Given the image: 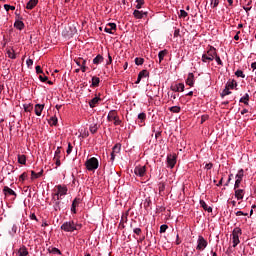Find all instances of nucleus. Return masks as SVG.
Returning a JSON list of instances; mask_svg holds the SVG:
<instances>
[{
  "mask_svg": "<svg viewBox=\"0 0 256 256\" xmlns=\"http://www.w3.org/2000/svg\"><path fill=\"white\" fill-rule=\"evenodd\" d=\"M18 255L19 256L29 255V251L27 250V247H25V246L20 247L19 250H18Z\"/></svg>",
  "mask_w": 256,
  "mask_h": 256,
  "instance_id": "22",
  "label": "nucleus"
},
{
  "mask_svg": "<svg viewBox=\"0 0 256 256\" xmlns=\"http://www.w3.org/2000/svg\"><path fill=\"white\" fill-rule=\"evenodd\" d=\"M169 111H171V113H179L181 111V107L172 106V107L169 108Z\"/></svg>",
  "mask_w": 256,
  "mask_h": 256,
  "instance_id": "36",
  "label": "nucleus"
},
{
  "mask_svg": "<svg viewBox=\"0 0 256 256\" xmlns=\"http://www.w3.org/2000/svg\"><path fill=\"white\" fill-rule=\"evenodd\" d=\"M23 107H24V111L26 113H31V111L33 109V105L32 104H24Z\"/></svg>",
  "mask_w": 256,
  "mask_h": 256,
  "instance_id": "35",
  "label": "nucleus"
},
{
  "mask_svg": "<svg viewBox=\"0 0 256 256\" xmlns=\"http://www.w3.org/2000/svg\"><path fill=\"white\" fill-rule=\"evenodd\" d=\"M107 121H114V125H121L122 121L119 119V115L117 114V110H110L107 115Z\"/></svg>",
  "mask_w": 256,
  "mask_h": 256,
  "instance_id": "6",
  "label": "nucleus"
},
{
  "mask_svg": "<svg viewBox=\"0 0 256 256\" xmlns=\"http://www.w3.org/2000/svg\"><path fill=\"white\" fill-rule=\"evenodd\" d=\"M138 119L140 120L141 123H143V121L147 119V114H145V112L138 114Z\"/></svg>",
  "mask_w": 256,
  "mask_h": 256,
  "instance_id": "39",
  "label": "nucleus"
},
{
  "mask_svg": "<svg viewBox=\"0 0 256 256\" xmlns=\"http://www.w3.org/2000/svg\"><path fill=\"white\" fill-rule=\"evenodd\" d=\"M61 155V147H57L55 154H54V159H57L58 157L60 158Z\"/></svg>",
  "mask_w": 256,
  "mask_h": 256,
  "instance_id": "48",
  "label": "nucleus"
},
{
  "mask_svg": "<svg viewBox=\"0 0 256 256\" xmlns=\"http://www.w3.org/2000/svg\"><path fill=\"white\" fill-rule=\"evenodd\" d=\"M5 11H15V6H11L9 4L4 5Z\"/></svg>",
  "mask_w": 256,
  "mask_h": 256,
  "instance_id": "44",
  "label": "nucleus"
},
{
  "mask_svg": "<svg viewBox=\"0 0 256 256\" xmlns=\"http://www.w3.org/2000/svg\"><path fill=\"white\" fill-rule=\"evenodd\" d=\"M142 230L141 228H133V234L134 235H141Z\"/></svg>",
  "mask_w": 256,
  "mask_h": 256,
  "instance_id": "51",
  "label": "nucleus"
},
{
  "mask_svg": "<svg viewBox=\"0 0 256 256\" xmlns=\"http://www.w3.org/2000/svg\"><path fill=\"white\" fill-rule=\"evenodd\" d=\"M227 95H231V91L229 90V88L227 86H225V89L222 91L220 96L222 99H224L225 97H227Z\"/></svg>",
  "mask_w": 256,
  "mask_h": 256,
  "instance_id": "32",
  "label": "nucleus"
},
{
  "mask_svg": "<svg viewBox=\"0 0 256 256\" xmlns=\"http://www.w3.org/2000/svg\"><path fill=\"white\" fill-rule=\"evenodd\" d=\"M205 169H206L207 171L213 169V163H207V164L205 165Z\"/></svg>",
  "mask_w": 256,
  "mask_h": 256,
  "instance_id": "58",
  "label": "nucleus"
},
{
  "mask_svg": "<svg viewBox=\"0 0 256 256\" xmlns=\"http://www.w3.org/2000/svg\"><path fill=\"white\" fill-rule=\"evenodd\" d=\"M241 181H242V180H236V181H235L234 189H239V187H241Z\"/></svg>",
  "mask_w": 256,
  "mask_h": 256,
  "instance_id": "53",
  "label": "nucleus"
},
{
  "mask_svg": "<svg viewBox=\"0 0 256 256\" xmlns=\"http://www.w3.org/2000/svg\"><path fill=\"white\" fill-rule=\"evenodd\" d=\"M70 30H71V35H75V33H77V28L75 27V25L70 26Z\"/></svg>",
  "mask_w": 256,
  "mask_h": 256,
  "instance_id": "55",
  "label": "nucleus"
},
{
  "mask_svg": "<svg viewBox=\"0 0 256 256\" xmlns=\"http://www.w3.org/2000/svg\"><path fill=\"white\" fill-rule=\"evenodd\" d=\"M73 152V145H71V143H68V148L66 150L67 155H71V153Z\"/></svg>",
  "mask_w": 256,
  "mask_h": 256,
  "instance_id": "49",
  "label": "nucleus"
},
{
  "mask_svg": "<svg viewBox=\"0 0 256 256\" xmlns=\"http://www.w3.org/2000/svg\"><path fill=\"white\" fill-rule=\"evenodd\" d=\"M98 130H99V125L97 124H92L89 127V131L90 133H92V135H95V133H97Z\"/></svg>",
  "mask_w": 256,
  "mask_h": 256,
  "instance_id": "29",
  "label": "nucleus"
},
{
  "mask_svg": "<svg viewBox=\"0 0 256 256\" xmlns=\"http://www.w3.org/2000/svg\"><path fill=\"white\" fill-rule=\"evenodd\" d=\"M167 165L170 167V169H173L175 165H177V155L175 154H169L167 156Z\"/></svg>",
  "mask_w": 256,
  "mask_h": 256,
  "instance_id": "9",
  "label": "nucleus"
},
{
  "mask_svg": "<svg viewBox=\"0 0 256 256\" xmlns=\"http://www.w3.org/2000/svg\"><path fill=\"white\" fill-rule=\"evenodd\" d=\"M210 5L212 9L219 7V0H211Z\"/></svg>",
  "mask_w": 256,
  "mask_h": 256,
  "instance_id": "42",
  "label": "nucleus"
},
{
  "mask_svg": "<svg viewBox=\"0 0 256 256\" xmlns=\"http://www.w3.org/2000/svg\"><path fill=\"white\" fill-rule=\"evenodd\" d=\"M179 33H181V31L179 29H175L174 30V37H177L179 35Z\"/></svg>",
  "mask_w": 256,
  "mask_h": 256,
  "instance_id": "63",
  "label": "nucleus"
},
{
  "mask_svg": "<svg viewBox=\"0 0 256 256\" xmlns=\"http://www.w3.org/2000/svg\"><path fill=\"white\" fill-rule=\"evenodd\" d=\"M241 233H242L241 228L237 227L233 230L232 235H237L239 237Z\"/></svg>",
  "mask_w": 256,
  "mask_h": 256,
  "instance_id": "45",
  "label": "nucleus"
},
{
  "mask_svg": "<svg viewBox=\"0 0 256 256\" xmlns=\"http://www.w3.org/2000/svg\"><path fill=\"white\" fill-rule=\"evenodd\" d=\"M48 253L52 254V255H61V250H59V248L50 246L47 249Z\"/></svg>",
  "mask_w": 256,
  "mask_h": 256,
  "instance_id": "20",
  "label": "nucleus"
},
{
  "mask_svg": "<svg viewBox=\"0 0 256 256\" xmlns=\"http://www.w3.org/2000/svg\"><path fill=\"white\" fill-rule=\"evenodd\" d=\"M138 76L141 77L142 79H145L146 77H149V71L142 70L139 72Z\"/></svg>",
  "mask_w": 256,
  "mask_h": 256,
  "instance_id": "34",
  "label": "nucleus"
},
{
  "mask_svg": "<svg viewBox=\"0 0 256 256\" xmlns=\"http://www.w3.org/2000/svg\"><path fill=\"white\" fill-rule=\"evenodd\" d=\"M171 91H174L175 93H183L185 91V84L178 83L176 85H172L170 87Z\"/></svg>",
  "mask_w": 256,
  "mask_h": 256,
  "instance_id": "10",
  "label": "nucleus"
},
{
  "mask_svg": "<svg viewBox=\"0 0 256 256\" xmlns=\"http://www.w3.org/2000/svg\"><path fill=\"white\" fill-rule=\"evenodd\" d=\"M207 119H209V116L203 115L201 118V123H205V121H207Z\"/></svg>",
  "mask_w": 256,
  "mask_h": 256,
  "instance_id": "62",
  "label": "nucleus"
},
{
  "mask_svg": "<svg viewBox=\"0 0 256 256\" xmlns=\"http://www.w3.org/2000/svg\"><path fill=\"white\" fill-rule=\"evenodd\" d=\"M233 236V247H236L238 243H240L239 236L238 235H232Z\"/></svg>",
  "mask_w": 256,
  "mask_h": 256,
  "instance_id": "41",
  "label": "nucleus"
},
{
  "mask_svg": "<svg viewBox=\"0 0 256 256\" xmlns=\"http://www.w3.org/2000/svg\"><path fill=\"white\" fill-rule=\"evenodd\" d=\"M235 215L237 216V217H239V216H241V215H244V217H247V215H249L248 213H245V212H243V211H237L236 213H235Z\"/></svg>",
  "mask_w": 256,
  "mask_h": 256,
  "instance_id": "54",
  "label": "nucleus"
},
{
  "mask_svg": "<svg viewBox=\"0 0 256 256\" xmlns=\"http://www.w3.org/2000/svg\"><path fill=\"white\" fill-rule=\"evenodd\" d=\"M99 83H101V79L97 76H93L91 87H99Z\"/></svg>",
  "mask_w": 256,
  "mask_h": 256,
  "instance_id": "26",
  "label": "nucleus"
},
{
  "mask_svg": "<svg viewBox=\"0 0 256 256\" xmlns=\"http://www.w3.org/2000/svg\"><path fill=\"white\" fill-rule=\"evenodd\" d=\"M18 163H20V165H25V163H27L25 155H18Z\"/></svg>",
  "mask_w": 256,
  "mask_h": 256,
  "instance_id": "33",
  "label": "nucleus"
},
{
  "mask_svg": "<svg viewBox=\"0 0 256 256\" xmlns=\"http://www.w3.org/2000/svg\"><path fill=\"white\" fill-rule=\"evenodd\" d=\"M136 3H137L136 9H141V7H143L145 2L143 0H136Z\"/></svg>",
  "mask_w": 256,
  "mask_h": 256,
  "instance_id": "47",
  "label": "nucleus"
},
{
  "mask_svg": "<svg viewBox=\"0 0 256 256\" xmlns=\"http://www.w3.org/2000/svg\"><path fill=\"white\" fill-rule=\"evenodd\" d=\"M214 59H215L217 65H220L221 67H223V61L221 60V57H219V55H217V53H216V56H214Z\"/></svg>",
  "mask_w": 256,
  "mask_h": 256,
  "instance_id": "40",
  "label": "nucleus"
},
{
  "mask_svg": "<svg viewBox=\"0 0 256 256\" xmlns=\"http://www.w3.org/2000/svg\"><path fill=\"white\" fill-rule=\"evenodd\" d=\"M7 55L9 57V59H17V56L15 55V51H11V50H8L7 51Z\"/></svg>",
  "mask_w": 256,
  "mask_h": 256,
  "instance_id": "37",
  "label": "nucleus"
},
{
  "mask_svg": "<svg viewBox=\"0 0 256 256\" xmlns=\"http://www.w3.org/2000/svg\"><path fill=\"white\" fill-rule=\"evenodd\" d=\"M101 101V98L96 96L94 98H92L90 101H89V107H91V109L95 108L97 103H99Z\"/></svg>",
  "mask_w": 256,
  "mask_h": 256,
  "instance_id": "19",
  "label": "nucleus"
},
{
  "mask_svg": "<svg viewBox=\"0 0 256 256\" xmlns=\"http://www.w3.org/2000/svg\"><path fill=\"white\" fill-rule=\"evenodd\" d=\"M14 27H16V29H19V31H21L25 27V24L23 23V21L17 20L14 23Z\"/></svg>",
  "mask_w": 256,
  "mask_h": 256,
  "instance_id": "28",
  "label": "nucleus"
},
{
  "mask_svg": "<svg viewBox=\"0 0 256 256\" xmlns=\"http://www.w3.org/2000/svg\"><path fill=\"white\" fill-rule=\"evenodd\" d=\"M62 199L63 198H57L56 196H52L50 205H52L54 211L59 212L65 209V202L61 201Z\"/></svg>",
  "mask_w": 256,
  "mask_h": 256,
  "instance_id": "4",
  "label": "nucleus"
},
{
  "mask_svg": "<svg viewBox=\"0 0 256 256\" xmlns=\"http://www.w3.org/2000/svg\"><path fill=\"white\" fill-rule=\"evenodd\" d=\"M36 73L39 75L43 73V69H41V66H36Z\"/></svg>",
  "mask_w": 256,
  "mask_h": 256,
  "instance_id": "60",
  "label": "nucleus"
},
{
  "mask_svg": "<svg viewBox=\"0 0 256 256\" xmlns=\"http://www.w3.org/2000/svg\"><path fill=\"white\" fill-rule=\"evenodd\" d=\"M81 198H75L72 202V205H71V213H73V215H75L77 213V207H79V205H81Z\"/></svg>",
  "mask_w": 256,
  "mask_h": 256,
  "instance_id": "11",
  "label": "nucleus"
},
{
  "mask_svg": "<svg viewBox=\"0 0 256 256\" xmlns=\"http://www.w3.org/2000/svg\"><path fill=\"white\" fill-rule=\"evenodd\" d=\"M146 173H147L146 166L138 165L134 168V174L136 175V177H145Z\"/></svg>",
  "mask_w": 256,
  "mask_h": 256,
  "instance_id": "8",
  "label": "nucleus"
},
{
  "mask_svg": "<svg viewBox=\"0 0 256 256\" xmlns=\"http://www.w3.org/2000/svg\"><path fill=\"white\" fill-rule=\"evenodd\" d=\"M121 151V146L115 145L113 147V151L111 152V161H115V153H119Z\"/></svg>",
  "mask_w": 256,
  "mask_h": 256,
  "instance_id": "21",
  "label": "nucleus"
},
{
  "mask_svg": "<svg viewBox=\"0 0 256 256\" xmlns=\"http://www.w3.org/2000/svg\"><path fill=\"white\" fill-rule=\"evenodd\" d=\"M187 15H189V14L187 13V11H185V10H180L179 17H181L182 19H185V17H187Z\"/></svg>",
  "mask_w": 256,
  "mask_h": 256,
  "instance_id": "50",
  "label": "nucleus"
},
{
  "mask_svg": "<svg viewBox=\"0 0 256 256\" xmlns=\"http://www.w3.org/2000/svg\"><path fill=\"white\" fill-rule=\"evenodd\" d=\"M186 85H189V87H193L195 85V74L188 73V77L186 79Z\"/></svg>",
  "mask_w": 256,
  "mask_h": 256,
  "instance_id": "15",
  "label": "nucleus"
},
{
  "mask_svg": "<svg viewBox=\"0 0 256 256\" xmlns=\"http://www.w3.org/2000/svg\"><path fill=\"white\" fill-rule=\"evenodd\" d=\"M39 79H40V81H42V83H45V81H47V79H49V78L47 76L40 75Z\"/></svg>",
  "mask_w": 256,
  "mask_h": 256,
  "instance_id": "59",
  "label": "nucleus"
},
{
  "mask_svg": "<svg viewBox=\"0 0 256 256\" xmlns=\"http://www.w3.org/2000/svg\"><path fill=\"white\" fill-rule=\"evenodd\" d=\"M167 229H169V226L167 224H162L160 226V233H165V231H167Z\"/></svg>",
  "mask_w": 256,
  "mask_h": 256,
  "instance_id": "46",
  "label": "nucleus"
},
{
  "mask_svg": "<svg viewBox=\"0 0 256 256\" xmlns=\"http://www.w3.org/2000/svg\"><path fill=\"white\" fill-rule=\"evenodd\" d=\"M26 65H27L28 68L33 67V59H27L26 60Z\"/></svg>",
  "mask_w": 256,
  "mask_h": 256,
  "instance_id": "56",
  "label": "nucleus"
},
{
  "mask_svg": "<svg viewBox=\"0 0 256 256\" xmlns=\"http://www.w3.org/2000/svg\"><path fill=\"white\" fill-rule=\"evenodd\" d=\"M37 3H39V0H30L28 1V3L26 4V9H33Z\"/></svg>",
  "mask_w": 256,
  "mask_h": 256,
  "instance_id": "25",
  "label": "nucleus"
},
{
  "mask_svg": "<svg viewBox=\"0 0 256 256\" xmlns=\"http://www.w3.org/2000/svg\"><path fill=\"white\" fill-rule=\"evenodd\" d=\"M117 30V24L115 23H108L107 27L104 28L105 33H109V35H113L112 31Z\"/></svg>",
  "mask_w": 256,
  "mask_h": 256,
  "instance_id": "12",
  "label": "nucleus"
},
{
  "mask_svg": "<svg viewBox=\"0 0 256 256\" xmlns=\"http://www.w3.org/2000/svg\"><path fill=\"white\" fill-rule=\"evenodd\" d=\"M143 63H145V59L139 57L135 58V65H143Z\"/></svg>",
  "mask_w": 256,
  "mask_h": 256,
  "instance_id": "38",
  "label": "nucleus"
},
{
  "mask_svg": "<svg viewBox=\"0 0 256 256\" xmlns=\"http://www.w3.org/2000/svg\"><path fill=\"white\" fill-rule=\"evenodd\" d=\"M243 177H245V170H243V169L238 170V172L235 176V179L239 180V181H243Z\"/></svg>",
  "mask_w": 256,
  "mask_h": 256,
  "instance_id": "23",
  "label": "nucleus"
},
{
  "mask_svg": "<svg viewBox=\"0 0 256 256\" xmlns=\"http://www.w3.org/2000/svg\"><path fill=\"white\" fill-rule=\"evenodd\" d=\"M57 117H51L50 119V125H57Z\"/></svg>",
  "mask_w": 256,
  "mask_h": 256,
  "instance_id": "52",
  "label": "nucleus"
},
{
  "mask_svg": "<svg viewBox=\"0 0 256 256\" xmlns=\"http://www.w3.org/2000/svg\"><path fill=\"white\" fill-rule=\"evenodd\" d=\"M165 55H167V50H161L158 53V59H159V63H161L163 61V59H165Z\"/></svg>",
  "mask_w": 256,
  "mask_h": 256,
  "instance_id": "30",
  "label": "nucleus"
},
{
  "mask_svg": "<svg viewBox=\"0 0 256 256\" xmlns=\"http://www.w3.org/2000/svg\"><path fill=\"white\" fill-rule=\"evenodd\" d=\"M30 219H32L34 221H38L37 216L35 214H31Z\"/></svg>",
  "mask_w": 256,
  "mask_h": 256,
  "instance_id": "64",
  "label": "nucleus"
},
{
  "mask_svg": "<svg viewBox=\"0 0 256 256\" xmlns=\"http://www.w3.org/2000/svg\"><path fill=\"white\" fill-rule=\"evenodd\" d=\"M10 233H11V235H15V233H17V225L14 224V225L12 226V230H11Z\"/></svg>",
  "mask_w": 256,
  "mask_h": 256,
  "instance_id": "57",
  "label": "nucleus"
},
{
  "mask_svg": "<svg viewBox=\"0 0 256 256\" xmlns=\"http://www.w3.org/2000/svg\"><path fill=\"white\" fill-rule=\"evenodd\" d=\"M207 245H208L207 240H205L203 236H198L196 249L198 251H205V249L207 248Z\"/></svg>",
  "mask_w": 256,
  "mask_h": 256,
  "instance_id": "7",
  "label": "nucleus"
},
{
  "mask_svg": "<svg viewBox=\"0 0 256 256\" xmlns=\"http://www.w3.org/2000/svg\"><path fill=\"white\" fill-rule=\"evenodd\" d=\"M87 171H92L95 173L97 169H99V159L96 157L87 158V160L84 163Z\"/></svg>",
  "mask_w": 256,
  "mask_h": 256,
  "instance_id": "3",
  "label": "nucleus"
},
{
  "mask_svg": "<svg viewBox=\"0 0 256 256\" xmlns=\"http://www.w3.org/2000/svg\"><path fill=\"white\" fill-rule=\"evenodd\" d=\"M215 57H217V49L215 47L210 46V48L202 54L201 61L202 63H211V61H215Z\"/></svg>",
  "mask_w": 256,
  "mask_h": 256,
  "instance_id": "2",
  "label": "nucleus"
},
{
  "mask_svg": "<svg viewBox=\"0 0 256 256\" xmlns=\"http://www.w3.org/2000/svg\"><path fill=\"white\" fill-rule=\"evenodd\" d=\"M148 12H143V11H139V10H134L133 12V16L135 17V19H143L144 17H147Z\"/></svg>",
  "mask_w": 256,
  "mask_h": 256,
  "instance_id": "16",
  "label": "nucleus"
},
{
  "mask_svg": "<svg viewBox=\"0 0 256 256\" xmlns=\"http://www.w3.org/2000/svg\"><path fill=\"white\" fill-rule=\"evenodd\" d=\"M234 191H235V197H236L237 201H241L243 199V197H245L244 189L236 188V189H234Z\"/></svg>",
  "mask_w": 256,
  "mask_h": 256,
  "instance_id": "14",
  "label": "nucleus"
},
{
  "mask_svg": "<svg viewBox=\"0 0 256 256\" xmlns=\"http://www.w3.org/2000/svg\"><path fill=\"white\" fill-rule=\"evenodd\" d=\"M82 225L73 221L69 220L64 222L61 226L60 229L61 231H64L65 233H73L75 231H79L81 229Z\"/></svg>",
  "mask_w": 256,
  "mask_h": 256,
  "instance_id": "1",
  "label": "nucleus"
},
{
  "mask_svg": "<svg viewBox=\"0 0 256 256\" xmlns=\"http://www.w3.org/2000/svg\"><path fill=\"white\" fill-rule=\"evenodd\" d=\"M200 207L204 209V211H207L208 213H213V208L209 205H207L204 200H200Z\"/></svg>",
  "mask_w": 256,
  "mask_h": 256,
  "instance_id": "18",
  "label": "nucleus"
},
{
  "mask_svg": "<svg viewBox=\"0 0 256 256\" xmlns=\"http://www.w3.org/2000/svg\"><path fill=\"white\" fill-rule=\"evenodd\" d=\"M3 193L6 197H10V196L17 197V193H15L13 189L9 188V186H4Z\"/></svg>",
  "mask_w": 256,
  "mask_h": 256,
  "instance_id": "13",
  "label": "nucleus"
},
{
  "mask_svg": "<svg viewBox=\"0 0 256 256\" xmlns=\"http://www.w3.org/2000/svg\"><path fill=\"white\" fill-rule=\"evenodd\" d=\"M57 191L55 193H52V197H56L58 199H63L65 195H67V186L58 185L56 186Z\"/></svg>",
  "mask_w": 256,
  "mask_h": 256,
  "instance_id": "5",
  "label": "nucleus"
},
{
  "mask_svg": "<svg viewBox=\"0 0 256 256\" xmlns=\"http://www.w3.org/2000/svg\"><path fill=\"white\" fill-rule=\"evenodd\" d=\"M43 109H45L44 104H36L34 108L35 115H37V117H41V113H43Z\"/></svg>",
  "mask_w": 256,
  "mask_h": 256,
  "instance_id": "17",
  "label": "nucleus"
},
{
  "mask_svg": "<svg viewBox=\"0 0 256 256\" xmlns=\"http://www.w3.org/2000/svg\"><path fill=\"white\" fill-rule=\"evenodd\" d=\"M226 87L229 89H234L237 87V82L235 80H230L227 82Z\"/></svg>",
  "mask_w": 256,
  "mask_h": 256,
  "instance_id": "31",
  "label": "nucleus"
},
{
  "mask_svg": "<svg viewBox=\"0 0 256 256\" xmlns=\"http://www.w3.org/2000/svg\"><path fill=\"white\" fill-rule=\"evenodd\" d=\"M19 179H20L21 181H25V179H27V173L21 174Z\"/></svg>",
  "mask_w": 256,
  "mask_h": 256,
  "instance_id": "61",
  "label": "nucleus"
},
{
  "mask_svg": "<svg viewBox=\"0 0 256 256\" xmlns=\"http://www.w3.org/2000/svg\"><path fill=\"white\" fill-rule=\"evenodd\" d=\"M235 75H236V77H241L242 79H245V74L243 73L242 70H237L235 72Z\"/></svg>",
  "mask_w": 256,
  "mask_h": 256,
  "instance_id": "43",
  "label": "nucleus"
},
{
  "mask_svg": "<svg viewBox=\"0 0 256 256\" xmlns=\"http://www.w3.org/2000/svg\"><path fill=\"white\" fill-rule=\"evenodd\" d=\"M105 58H103V56H101V54H98L94 59H93V63L94 65H99L101 63H103Z\"/></svg>",
  "mask_w": 256,
  "mask_h": 256,
  "instance_id": "24",
  "label": "nucleus"
},
{
  "mask_svg": "<svg viewBox=\"0 0 256 256\" xmlns=\"http://www.w3.org/2000/svg\"><path fill=\"white\" fill-rule=\"evenodd\" d=\"M239 103H244V105H249V94L246 93L245 95H243L240 98Z\"/></svg>",
  "mask_w": 256,
  "mask_h": 256,
  "instance_id": "27",
  "label": "nucleus"
}]
</instances>
